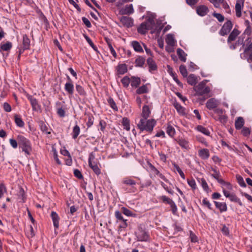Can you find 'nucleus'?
I'll use <instances>...</instances> for the list:
<instances>
[{"label":"nucleus","mask_w":252,"mask_h":252,"mask_svg":"<svg viewBox=\"0 0 252 252\" xmlns=\"http://www.w3.org/2000/svg\"><path fill=\"white\" fill-rule=\"evenodd\" d=\"M137 128L140 131H146L151 133L154 127L157 124V121L154 119L138 118L136 120Z\"/></svg>","instance_id":"nucleus-1"},{"label":"nucleus","mask_w":252,"mask_h":252,"mask_svg":"<svg viewBox=\"0 0 252 252\" xmlns=\"http://www.w3.org/2000/svg\"><path fill=\"white\" fill-rule=\"evenodd\" d=\"M121 184L123 189L127 193H134L137 191L136 182L131 176L124 177Z\"/></svg>","instance_id":"nucleus-2"},{"label":"nucleus","mask_w":252,"mask_h":252,"mask_svg":"<svg viewBox=\"0 0 252 252\" xmlns=\"http://www.w3.org/2000/svg\"><path fill=\"white\" fill-rule=\"evenodd\" d=\"M19 147L22 149V151L27 155H30L32 150L31 144L29 139L21 135H18L17 137Z\"/></svg>","instance_id":"nucleus-3"},{"label":"nucleus","mask_w":252,"mask_h":252,"mask_svg":"<svg viewBox=\"0 0 252 252\" xmlns=\"http://www.w3.org/2000/svg\"><path fill=\"white\" fill-rule=\"evenodd\" d=\"M194 90L196 92V95L199 96L207 94L210 92V88L207 86L206 83L203 81L195 86Z\"/></svg>","instance_id":"nucleus-4"},{"label":"nucleus","mask_w":252,"mask_h":252,"mask_svg":"<svg viewBox=\"0 0 252 252\" xmlns=\"http://www.w3.org/2000/svg\"><path fill=\"white\" fill-rule=\"evenodd\" d=\"M115 217L116 219V222L120 223L118 227L119 230L125 229L127 226V220L124 218L122 213L120 211H116Z\"/></svg>","instance_id":"nucleus-5"},{"label":"nucleus","mask_w":252,"mask_h":252,"mask_svg":"<svg viewBox=\"0 0 252 252\" xmlns=\"http://www.w3.org/2000/svg\"><path fill=\"white\" fill-rule=\"evenodd\" d=\"M148 166L150 171V177L153 176L154 177L156 176L159 177L160 178L162 179L165 182H169V180L166 179L164 175L161 174L158 170L152 163H148Z\"/></svg>","instance_id":"nucleus-6"},{"label":"nucleus","mask_w":252,"mask_h":252,"mask_svg":"<svg viewBox=\"0 0 252 252\" xmlns=\"http://www.w3.org/2000/svg\"><path fill=\"white\" fill-rule=\"evenodd\" d=\"M136 238L137 241L140 242H149L150 236L148 232L145 230L140 228L136 233Z\"/></svg>","instance_id":"nucleus-7"},{"label":"nucleus","mask_w":252,"mask_h":252,"mask_svg":"<svg viewBox=\"0 0 252 252\" xmlns=\"http://www.w3.org/2000/svg\"><path fill=\"white\" fill-rule=\"evenodd\" d=\"M211 170L213 172V173L212 174L211 176L217 181L222 185H226L228 189H231V185L230 183L225 182L222 179L220 178L221 175L219 171H218L216 168H212Z\"/></svg>","instance_id":"nucleus-8"},{"label":"nucleus","mask_w":252,"mask_h":252,"mask_svg":"<svg viewBox=\"0 0 252 252\" xmlns=\"http://www.w3.org/2000/svg\"><path fill=\"white\" fill-rule=\"evenodd\" d=\"M233 27V24L230 20H227L224 23L221 29L219 31V34L221 36H225L228 34Z\"/></svg>","instance_id":"nucleus-9"},{"label":"nucleus","mask_w":252,"mask_h":252,"mask_svg":"<svg viewBox=\"0 0 252 252\" xmlns=\"http://www.w3.org/2000/svg\"><path fill=\"white\" fill-rule=\"evenodd\" d=\"M67 82L64 85V90L68 95H72L74 93V86L70 77L66 75Z\"/></svg>","instance_id":"nucleus-10"},{"label":"nucleus","mask_w":252,"mask_h":252,"mask_svg":"<svg viewBox=\"0 0 252 252\" xmlns=\"http://www.w3.org/2000/svg\"><path fill=\"white\" fill-rule=\"evenodd\" d=\"M27 98L30 101L32 109L33 111H39L41 110V106L39 104L38 100L32 95L28 94L27 96Z\"/></svg>","instance_id":"nucleus-11"},{"label":"nucleus","mask_w":252,"mask_h":252,"mask_svg":"<svg viewBox=\"0 0 252 252\" xmlns=\"http://www.w3.org/2000/svg\"><path fill=\"white\" fill-rule=\"evenodd\" d=\"M209 11L208 7L205 5H199L196 7V13L201 17L206 15Z\"/></svg>","instance_id":"nucleus-12"},{"label":"nucleus","mask_w":252,"mask_h":252,"mask_svg":"<svg viewBox=\"0 0 252 252\" xmlns=\"http://www.w3.org/2000/svg\"><path fill=\"white\" fill-rule=\"evenodd\" d=\"M245 0H236L235 4L236 15L237 17H240L242 16V10L244 6Z\"/></svg>","instance_id":"nucleus-13"},{"label":"nucleus","mask_w":252,"mask_h":252,"mask_svg":"<svg viewBox=\"0 0 252 252\" xmlns=\"http://www.w3.org/2000/svg\"><path fill=\"white\" fill-rule=\"evenodd\" d=\"M219 101L215 98L209 99L206 102V106L209 110H213L219 105Z\"/></svg>","instance_id":"nucleus-14"},{"label":"nucleus","mask_w":252,"mask_h":252,"mask_svg":"<svg viewBox=\"0 0 252 252\" xmlns=\"http://www.w3.org/2000/svg\"><path fill=\"white\" fill-rule=\"evenodd\" d=\"M121 23L127 28L131 27L133 25V19L129 17L123 16L120 19Z\"/></svg>","instance_id":"nucleus-15"},{"label":"nucleus","mask_w":252,"mask_h":252,"mask_svg":"<svg viewBox=\"0 0 252 252\" xmlns=\"http://www.w3.org/2000/svg\"><path fill=\"white\" fill-rule=\"evenodd\" d=\"M178 144L182 149L188 150L190 149L189 142L185 138H181L176 139Z\"/></svg>","instance_id":"nucleus-16"},{"label":"nucleus","mask_w":252,"mask_h":252,"mask_svg":"<svg viewBox=\"0 0 252 252\" xmlns=\"http://www.w3.org/2000/svg\"><path fill=\"white\" fill-rule=\"evenodd\" d=\"M151 111L148 105H145L142 107L140 118H148L150 117Z\"/></svg>","instance_id":"nucleus-17"},{"label":"nucleus","mask_w":252,"mask_h":252,"mask_svg":"<svg viewBox=\"0 0 252 252\" xmlns=\"http://www.w3.org/2000/svg\"><path fill=\"white\" fill-rule=\"evenodd\" d=\"M51 217L52 218L54 227L55 229H58L59 227L60 220V217L59 215L56 212L52 211L51 212Z\"/></svg>","instance_id":"nucleus-18"},{"label":"nucleus","mask_w":252,"mask_h":252,"mask_svg":"<svg viewBox=\"0 0 252 252\" xmlns=\"http://www.w3.org/2000/svg\"><path fill=\"white\" fill-rule=\"evenodd\" d=\"M240 32L238 31V30L235 28L230 33L227 39V42L230 43L232 41H234L236 39L237 36L240 34Z\"/></svg>","instance_id":"nucleus-19"},{"label":"nucleus","mask_w":252,"mask_h":252,"mask_svg":"<svg viewBox=\"0 0 252 252\" xmlns=\"http://www.w3.org/2000/svg\"><path fill=\"white\" fill-rule=\"evenodd\" d=\"M198 156L203 160L207 159L210 157L209 150L204 148L198 150Z\"/></svg>","instance_id":"nucleus-20"},{"label":"nucleus","mask_w":252,"mask_h":252,"mask_svg":"<svg viewBox=\"0 0 252 252\" xmlns=\"http://www.w3.org/2000/svg\"><path fill=\"white\" fill-rule=\"evenodd\" d=\"M150 29V25L146 23H142L138 28L137 31L142 34H145Z\"/></svg>","instance_id":"nucleus-21"},{"label":"nucleus","mask_w":252,"mask_h":252,"mask_svg":"<svg viewBox=\"0 0 252 252\" xmlns=\"http://www.w3.org/2000/svg\"><path fill=\"white\" fill-rule=\"evenodd\" d=\"M12 47V44L10 41H7L5 43H1L0 45V52L3 51L9 52Z\"/></svg>","instance_id":"nucleus-22"},{"label":"nucleus","mask_w":252,"mask_h":252,"mask_svg":"<svg viewBox=\"0 0 252 252\" xmlns=\"http://www.w3.org/2000/svg\"><path fill=\"white\" fill-rule=\"evenodd\" d=\"M134 10L132 4L126 5L124 8H122L120 10V12L122 14H130L133 13Z\"/></svg>","instance_id":"nucleus-23"},{"label":"nucleus","mask_w":252,"mask_h":252,"mask_svg":"<svg viewBox=\"0 0 252 252\" xmlns=\"http://www.w3.org/2000/svg\"><path fill=\"white\" fill-rule=\"evenodd\" d=\"M130 44L135 52L139 53L143 52L141 45L137 41H132L131 42Z\"/></svg>","instance_id":"nucleus-24"},{"label":"nucleus","mask_w":252,"mask_h":252,"mask_svg":"<svg viewBox=\"0 0 252 252\" xmlns=\"http://www.w3.org/2000/svg\"><path fill=\"white\" fill-rule=\"evenodd\" d=\"M166 132L167 134L171 137H173L176 133V131L174 127L171 125L170 122L167 124L166 127Z\"/></svg>","instance_id":"nucleus-25"},{"label":"nucleus","mask_w":252,"mask_h":252,"mask_svg":"<svg viewBox=\"0 0 252 252\" xmlns=\"http://www.w3.org/2000/svg\"><path fill=\"white\" fill-rule=\"evenodd\" d=\"M217 208L219 209L220 212H226L227 210V205L225 202L214 201Z\"/></svg>","instance_id":"nucleus-26"},{"label":"nucleus","mask_w":252,"mask_h":252,"mask_svg":"<svg viewBox=\"0 0 252 252\" xmlns=\"http://www.w3.org/2000/svg\"><path fill=\"white\" fill-rule=\"evenodd\" d=\"M31 41L27 35L24 34L23 35L22 47L25 49L29 50L30 48Z\"/></svg>","instance_id":"nucleus-27"},{"label":"nucleus","mask_w":252,"mask_h":252,"mask_svg":"<svg viewBox=\"0 0 252 252\" xmlns=\"http://www.w3.org/2000/svg\"><path fill=\"white\" fill-rule=\"evenodd\" d=\"M245 124L244 119L241 117H239L236 118L235 122V127L236 129H241Z\"/></svg>","instance_id":"nucleus-28"},{"label":"nucleus","mask_w":252,"mask_h":252,"mask_svg":"<svg viewBox=\"0 0 252 252\" xmlns=\"http://www.w3.org/2000/svg\"><path fill=\"white\" fill-rule=\"evenodd\" d=\"M141 84V79L139 77L132 76L130 78V84L133 88H138Z\"/></svg>","instance_id":"nucleus-29"},{"label":"nucleus","mask_w":252,"mask_h":252,"mask_svg":"<svg viewBox=\"0 0 252 252\" xmlns=\"http://www.w3.org/2000/svg\"><path fill=\"white\" fill-rule=\"evenodd\" d=\"M147 62L149 66L150 72H152L153 71H155L157 69V66L155 63V62L153 60L152 58H148L147 60Z\"/></svg>","instance_id":"nucleus-30"},{"label":"nucleus","mask_w":252,"mask_h":252,"mask_svg":"<svg viewBox=\"0 0 252 252\" xmlns=\"http://www.w3.org/2000/svg\"><path fill=\"white\" fill-rule=\"evenodd\" d=\"M117 70L118 74H124L127 71V65L125 63L119 64L117 66Z\"/></svg>","instance_id":"nucleus-31"},{"label":"nucleus","mask_w":252,"mask_h":252,"mask_svg":"<svg viewBox=\"0 0 252 252\" xmlns=\"http://www.w3.org/2000/svg\"><path fill=\"white\" fill-rule=\"evenodd\" d=\"M14 122L16 126L19 127H23L25 126V123L23 121L20 115L15 114L14 116Z\"/></svg>","instance_id":"nucleus-32"},{"label":"nucleus","mask_w":252,"mask_h":252,"mask_svg":"<svg viewBox=\"0 0 252 252\" xmlns=\"http://www.w3.org/2000/svg\"><path fill=\"white\" fill-rule=\"evenodd\" d=\"M166 43L170 46H173L175 45V40L174 35L172 34H168L165 39Z\"/></svg>","instance_id":"nucleus-33"},{"label":"nucleus","mask_w":252,"mask_h":252,"mask_svg":"<svg viewBox=\"0 0 252 252\" xmlns=\"http://www.w3.org/2000/svg\"><path fill=\"white\" fill-rule=\"evenodd\" d=\"M149 84H146L145 85H143L142 86L139 87L136 91V93L137 94H143L148 93L149 92V89L148 88V85Z\"/></svg>","instance_id":"nucleus-34"},{"label":"nucleus","mask_w":252,"mask_h":252,"mask_svg":"<svg viewBox=\"0 0 252 252\" xmlns=\"http://www.w3.org/2000/svg\"><path fill=\"white\" fill-rule=\"evenodd\" d=\"M177 54L181 61H182L183 62H186V56H187V55L182 49L178 48L177 50Z\"/></svg>","instance_id":"nucleus-35"},{"label":"nucleus","mask_w":252,"mask_h":252,"mask_svg":"<svg viewBox=\"0 0 252 252\" xmlns=\"http://www.w3.org/2000/svg\"><path fill=\"white\" fill-rule=\"evenodd\" d=\"M195 129L205 135L210 136V132L209 129L202 126L198 125L195 127Z\"/></svg>","instance_id":"nucleus-36"},{"label":"nucleus","mask_w":252,"mask_h":252,"mask_svg":"<svg viewBox=\"0 0 252 252\" xmlns=\"http://www.w3.org/2000/svg\"><path fill=\"white\" fill-rule=\"evenodd\" d=\"M89 165L97 176H99L101 174V170L98 166L97 163L89 164Z\"/></svg>","instance_id":"nucleus-37"},{"label":"nucleus","mask_w":252,"mask_h":252,"mask_svg":"<svg viewBox=\"0 0 252 252\" xmlns=\"http://www.w3.org/2000/svg\"><path fill=\"white\" fill-rule=\"evenodd\" d=\"M121 211L122 213L124 214V215H126L128 217H136V214L135 213H133L132 211L128 209L126 207H122L121 208Z\"/></svg>","instance_id":"nucleus-38"},{"label":"nucleus","mask_w":252,"mask_h":252,"mask_svg":"<svg viewBox=\"0 0 252 252\" xmlns=\"http://www.w3.org/2000/svg\"><path fill=\"white\" fill-rule=\"evenodd\" d=\"M105 40L106 41V43L111 53L112 54L113 56L115 58H116L117 57V53L112 46L111 41L109 39L107 38H105Z\"/></svg>","instance_id":"nucleus-39"},{"label":"nucleus","mask_w":252,"mask_h":252,"mask_svg":"<svg viewBox=\"0 0 252 252\" xmlns=\"http://www.w3.org/2000/svg\"><path fill=\"white\" fill-rule=\"evenodd\" d=\"M229 199L232 202L237 203L240 206L243 205V203L240 199L234 193H232L229 196Z\"/></svg>","instance_id":"nucleus-40"},{"label":"nucleus","mask_w":252,"mask_h":252,"mask_svg":"<svg viewBox=\"0 0 252 252\" xmlns=\"http://www.w3.org/2000/svg\"><path fill=\"white\" fill-rule=\"evenodd\" d=\"M174 106L179 113L183 115L185 114V108L180 103L175 102L174 103Z\"/></svg>","instance_id":"nucleus-41"},{"label":"nucleus","mask_w":252,"mask_h":252,"mask_svg":"<svg viewBox=\"0 0 252 252\" xmlns=\"http://www.w3.org/2000/svg\"><path fill=\"white\" fill-rule=\"evenodd\" d=\"M188 83L190 85H195L197 82L196 77L194 74H190L187 78Z\"/></svg>","instance_id":"nucleus-42"},{"label":"nucleus","mask_w":252,"mask_h":252,"mask_svg":"<svg viewBox=\"0 0 252 252\" xmlns=\"http://www.w3.org/2000/svg\"><path fill=\"white\" fill-rule=\"evenodd\" d=\"M80 128L77 125H76L73 128L72 133V138L73 139H75L78 137L79 134H80Z\"/></svg>","instance_id":"nucleus-43"},{"label":"nucleus","mask_w":252,"mask_h":252,"mask_svg":"<svg viewBox=\"0 0 252 252\" xmlns=\"http://www.w3.org/2000/svg\"><path fill=\"white\" fill-rule=\"evenodd\" d=\"M159 199L162 201L163 203L169 204L170 205H171V204H172V203L174 202L172 199H170L165 195H162L160 196Z\"/></svg>","instance_id":"nucleus-44"},{"label":"nucleus","mask_w":252,"mask_h":252,"mask_svg":"<svg viewBox=\"0 0 252 252\" xmlns=\"http://www.w3.org/2000/svg\"><path fill=\"white\" fill-rule=\"evenodd\" d=\"M145 59L142 56H139L135 60V66L141 67L144 64Z\"/></svg>","instance_id":"nucleus-45"},{"label":"nucleus","mask_w":252,"mask_h":252,"mask_svg":"<svg viewBox=\"0 0 252 252\" xmlns=\"http://www.w3.org/2000/svg\"><path fill=\"white\" fill-rule=\"evenodd\" d=\"M75 88L76 91L79 94V95L84 96L86 95V92L82 86L80 85L76 84Z\"/></svg>","instance_id":"nucleus-46"},{"label":"nucleus","mask_w":252,"mask_h":252,"mask_svg":"<svg viewBox=\"0 0 252 252\" xmlns=\"http://www.w3.org/2000/svg\"><path fill=\"white\" fill-rule=\"evenodd\" d=\"M107 102L111 108L113 109L114 111H117L118 110L117 106L114 99L112 97H109L107 99Z\"/></svg>","instance_id":"nucleus-47"},{"label":"nucleus","mask_w":252,"mask_h":252,"mask_svg":"<svg viewBox=\"0 0 252 252\" xmlns=\"http://www.w3.org/2000/svg\"><path fill=\"white\" fill-rule=\"evenodd\" d=\"M244 52L249 56V59L252 61V42L245 48Z\"/></svg>","instance_id":"nucleus-48"},{"label":"nucleus","mask_w":252,"mask_h":252,"mask_svg":"<svg viewBox=\"0 0 252 252\" xmlns=\"http://www.w3.org/2000/svg\"><path fill=\"white\" fill-rule=\"evenodd\" d=\"M220 4H221L222 7L224 9L226 12L229 13L231 11L230 7L225 0H219Z\"/></svg>","instance_id":"nucleus-49"},{"label":"nucleus","mask_w":252,"mask_h":252,"mask_svg":"<svg viewBox=\"0 0 252 252\" xmlns=\"http://www.w3.org/2000/svg\"><path fill=\"white\" fill-rule=\"evenodd\" d=\"M196 140L203 144L205 146L208 147L209 146L208 143L206 141V139L202 137L201 135H197L195 136Z\"/></svg>","instance_id":"nucleus-50"},{"label":"nucleus","mask_w":252,"mask_h":252,"mask_svg":"<svg viewBox=\"0 0 252 252\" xmlns=\"http://www.w3.org/2000/svg\"><path fill=\"white\" fill-rule=\"evenodd\" d=\"M187 183H188V185H189V186L190 187H191V188L193 190H194L197 189L196 184V182H195L194 179H193L192 178L190 179H188Z\"/></svg>","instance_id":"nucleus-51"},{"label":"nucleus","mask_w":252,"mask_h":252,"mask_svg":"<svg viewBox=\"0 0 252 252\" xmlns=\"http://www.w3.org/2000/svg\"><path fill=\"white\" fill-rule=\"evenodd\" d=\"M121 82L124 87L127 88L130 83V79L128 76H126L122 79Z\"/></svg>","instance_id":"nucleus-52"},{"label":"nucleus","mask_w":252,"mask_h":252,"mask_svg":"<svg viewBox=\"0 0 252 252\" xmlns=\"http://www.w3.org/2000/svg\"><path fill=\"white\" fill-rule=\"evenodd\" d=\"M173 165L174 169H175L177 171V172L180 174L181 178L183 179H185V175L184 172L182 171V170L180 168L179 166L175 163H173Z\"/></svg>","instance_id":"nucleus-53"},{"label":"nucleus","mask_w":252,"mask_h":252,"mask_svg":"<svg viewBox=\"0 0 252 252\" xmlns=\"http://www.w3.org/2000/svg\"><path fill=\"white\" fill-rule=\"evenodd\" d=\"M122 124L126 129L127 130L130 129L129 120L127 118L125 117L123 119Z\"/></svg>","instance_id":"nucleus-54"},{"label":"nucleus","mask_w":252,"mask_h":252,"mask_svg":"<svg viewBox=\"0 0 252 252\" xmlns=\"http://www.w3.org/2000/svg\"><path fill=\"white\" fill-rule=\"evenodd\" d=\"M84 37L90 46L95 51H97L96 46L94 44L90 38L87 35H84Z\"/></svg>","instance_id":"nucleus-55"},{"label":"nucleus","mask_w":252,"mask_h":252,"mask_svg":"<svg viewBox=\"0 0 252 252\" xmlns=\"http://www.w3.org/2000/svg\"><path fill=\"white\" fill-rule=\"evenodd\" d=\"M88 121L86 125L88 128L90 127L94 124V117L92 115H88Z\"/></svg>","instance_id":"nucleus-56"},{"label":"nucleus","mask_w":252,"mask_h":252,"mask_svg":"<svg viewBox=\"0 0 252 252\" xmlns=\"http://www.w3.org/2000/svg\"><path fill=\"white\" fill-rule=\"evenodd\" d=\"M180 71L181 74L183 75L184 77H186L188 76V71L186 69V67L184 65H180L179 67Z\"/></svg>","instance_id":"nucleus-57"},{"label":"nucleus","mask_w":252,"mask_h":252,"mask_svg":"<svg viewBox=\"0 0 252 252\" xmlns=\"http://www.w3.org/2000/svg\"><path fill=\"white\" fill-rule=\"evenodd\" d=\"M212 15L214 17L216 18L220 22H222L224 20V17L222 14H221L220 13L214 12L212 14Z\"/></svg>","instance_id":"nucleus-58"},{"label":"nucleus","mask_w":252,"mask_h":252,"mask_svg":"<svg viewBox=\"0 0 252 252\" xmlns=\"http://www.w3.org/2000/svg\"><path fill=\"white\" fill-rule=\"evenodd\" d=\"M160 185L169 194L173 195L174 194V191L169 188L166 185H165L163 182H160Z\"/></svg>","instance_id":"nucleus-59"},{"label":"nucleus","mask_w":252,"mask_h":252,"mask_svg":"<svg viewBox=\"0 0 252 252\" xmlns=\"http://www.w3.org/2000/svg\"><path fill=\"white\" fill-rule=\"evenodd\" d=\"M236 178H237V182L238 183V184H239V185L240 186H241L242 187H246V184H245V183L243 180V178H242V176H241L240 175H237Z\"/></svg>","instance_id":"nucleus-60"},{"label":"nucleus","mask_w":252,"mask_h":252,"mask_svg":"<svg viewBox=\"0 0 252 252\" xmlns=\"http://www.w3.org/2000/svg\"><path fill=\"white\" fill-rule=\"evenodd\" d=\"M189 237L190 241L192 243H196L198 242L197 237L192 231H189Z\"/></svg>","instance_id":"nucleus-61"},{"label":"nucleus","mask_w":252,"mask_h":252,"mask_svg":"<svg viewBox=\"0 0 252 252\" xmlns=\"http://www.w3.org/2000/svg\"><path fill=\"white\" fill-rule=\"evenodd\" d=\"M96 163V162H95V155L93 152H92L89 154V159H88V163L91 164V163Z\"/></svg>","instance_id":"nucleus-62"},{"label":"nucleus","mask_w":252,"mask_h":252,"mask_svg":"<svg viewBox=\"0 0 252 252\" xmlns=\"http://www.w3.org/2000/svg\"><path fill=\"white\" fill-rule=\"evenodd\" d=\"M200 183H201V186H202V188L205 191H207L209 189V187L208 186V184H207L206 180L204 178H202L201 179Z\"/></svg>","instance_id":"nucleus-63"},{"label":"nucleus","mask_w":252,"mask_h":252,"mask_svg":"<svg viewBox=\"0 0 252 252\" xmlns=\"http://www.w3.org/2000/svg\"><path fill=\"white\" fill-rule=\"evenodd\" d=\"M241 133L246 137L250 135L251 130L249 128L244 127L241 131Z\"/></svg>","instance_id":"nucleus-64"}]
</instances>
